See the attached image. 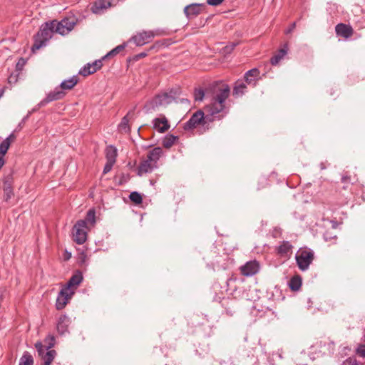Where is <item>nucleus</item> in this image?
<instances>
[{
	"label": "nucleus",
	"mask_w": 365,
	"mask_h": 365,
	"mask_svg": "<svg viewBox=\"0 0 365 365\" xmlns=\"http://www.w3.org/2000/svg\"><path fill=\"white\" fill-rule=\"evenodd\" d=\"M212 98L211 103L207 108L211 115L224 112L225 109V103L229 97L230 89L227 84L222 82H217L212 86Z\"/></svg>",
	"instance_id": "f257e3e1"
},
{
	"label": "nucleus",
	"mask_w": 365,
	"mask_h": 365,
	"mask_svg": "<svg viewBox=\"0 0 365 365\" xmlns=\"http://www.w3.org/2000/svg\"><path fill=\"white\" fill-rule=\"evenodd\" d=\"M54 336H49L45 339L46 346H43L41 342H36L35 344L38 356L43 361V365H50L56 355V351L51 349L54 346Z\"/></svg>",
	"instance_id": "f03ea898"
},
{
	"label": "nucleus",
	"mask_w": 365,
	"mask_h": 365,
	"mask_svg": "<svg viewBox=\"0 0 365 365\" xmlns=\"http://www.w3.org/2000/svg\"><path fill=\"white\" fill-rule=\"evenodd\" d=\"M176 91L171 90L170 93H163L155 96L152 100L147 102L144 106L146 113L157 110L160 106H165L175 100Z\"/></svg>",
	"instance_id": "7ed1b4c3"
},
{
	"label": "nucleus",
	"mask_w": 365,
	"mask_h": 365,
	"mask_svg": "<svg viewBox=\"0 0 365 365\" xmlns=\"http://www.w3.org/2000/svg\"><path fill=\"white\" fill-rule=\"evenodd\" d=\"M54 22H46L43 25L39 31L35 36V41L32 46V51L38 50L44 46L46 42L52 37V34L55 32L53 26Z\"/></svg>",
	"instance_id": "20e7f679"
},
{
	"label": "nucleus",
	"mask_w": 365,
	"mask_h": 365,
	"mask_svg": "<svg viewBox=\"0 0 365 365\" xmlns=\"http://www.w3.org/2000/svg\"><path fill=\"white\" fill-rule=\"evenodd\" d=\"M89 227L86 220H78L73 227V240L78 245H83L87 240Z\"/></svg>",
	"instance_id": "39448f33"
},
{
	"label": "nucleus",
	"mask_w": 365,
	"mask_h": 365,
	"mask_svg": "<svg viewBox=\"0 0 365 365\" xmlns=\"http://www.w3.org/2000/svg\"><path fill=\"white\" fill-rule=\"evenodd\" d=\"M314 253L310 249L299 250L296 256V262L299 269L306 271L314 260Z\"/></svg>",
	"instance_id": "423d86ee"
},
{
	"label": "nucleus",
	"mask_w": 365,
	"mask_h": 365,
	"mask_svg": "<svg viewBox=\"0 0 365 365\" xmlns=\"http://www.w3.org/2000/svg\"><path fill=\"white\" fill-rule=\"evenodd\" d=\"M52 22L55 23L53 24L55 32L61 35H66L74 28L76 24V19L71 16L64 18L60 21L54 20Z\"/></svg>",
	"instance_id": "0eeeda50"
},
{
	"label": "nucleus",
	"mask_w": 365,
	"mask_h": 365,
	"mask_svg": "<svg viewBox=\"0 0 365 365\" xmlns=\"http://www.w3.org/2000/svg\"><path fill=\"white\" fill-rule=\"evenodd\" d=\"M160 34V33L158 31H143L133 36L131 38V41H133L137 46H142L150 42L155 36Z\"/></svg>",
	"instance_id": "6e6552de"
},
{
	"label": "nucleus",
	"mask_w": 365,
	"mask_h": 365,
	"mask_svg": "<svg viewBox=\"0 0 365 365\" xmlns=\"http://www.w3.org/2000/svg\"><path fill=\"white\" fill-rule=\"evenodd\" d=\"M73 294V290L69 289L68 287H63L57 296L56 302V309L58 310L63 309Z\"/></svg>",
	"instance_id": "1a4fd4ad"
},
{
	"label": "nucleus",
	"mask_w": 365,
	"mask_h": 365,
	"mask_svg": "<svg viewBox=\"0 0 365 365\" xmlns=\"http://www.w3.org/2000/svg\"><path fill=\"white\" fill-rule=\"evenodd\" d=\"M204 113L202 110H197L192 115L190 118L184 124L183 128L185 130L195 128L197 125L204 122Z\"/></svg>",
	"instance_id": "9d476101"
},
{
	"label": "nucleus",
	"mask_w": 365,
	"mask_h": 365,
	"mask_svg": "<svg viewBox=\"0 0 365 365\" xmlns=\"http://www.w3.org/2000/svg\"><path fill=\"white\" fill-rule=\"evenodd\" d=\"M135 108L130 110L128 113L122 118L120 123L118 125V130L120 133H128L130 131L129 122L134 120Z\"/></svg>",
	"instance_id": "9b49d317"
},
{
	"label": "nucleus",
	"mask_w": 365,
	"mask_h": 365,
	"mask_svg": "<svg viewBox=\"0 0 365 365\" xmlns=\"http://www.w3.org/2000/svg\"><path fill=\"white\" fill-rule=\"evenodd\" d=\"M16 139V135L14 133H11L6 138H5L0 144V170L4 166L5 160L4 155L7 153L11 143Z\"/></svg>",
	"instance_id": "f8f14e48"
},
{
	"label": "nucleus",
	"mask_w": 365,
	"mask_h": 365,
	"mask_svg": "<svg viewBox=\"0 0 365 365\" xmlns=\"http://www.w3.org/2000/svg\"><path fill=\"white\" fill-rule=\"evenodd\" d=\"M259 269V263L255 261H250L240 267V271L242 275L246 277H251L256 274Z\"/></svg>",
	"instance_id": "ddd939ff"
},
{
	"label": "nucleus",
	"mask_w": 365,
	"mask_h": 365,
	"mask_svg": "<svg viewBox=\"0 0 365 365\" xmlns=\"http://www.w3.org/2000/svg\"><path fill=\"white\" fill-rule=\"evenodd\" d=\"M66 95V93L62 91L60 87L56 88L53 91L49 92L46 97L41 101V106H45L47 103L63 98Z\"/></svg>",
	"instance_id": "4468645a"
},
{
	"label": "nucleus",
	"mask_w": 365,
	"mask_h": 365,
	"mask_svg": "<svg viewBox=\"0 0 365 365\" xmlns=\"http://www.w3.org/2000/svg\"><path fill=\"white\" fill-rule=\"evenodd\" d=\"M335 31L337 36L344 38H350L354 34V29L350 25L345 24H338L335 27Z\"/></svg>",
	"instance_id": "2eb2a0df"
},
{
	"label": "nucleus",
	"mask_w": 365,
	"mask_h": 365,
	"mask_svg": "<svg viewBox=\"0 0 365 365\" xmlns=\"http://www.w3.org/2000/svg\"><path fill=\"white\" fill-rule=\"evenodd\" d=\"M203 6L202 4H189L184 8V14L189 19L196 17L201 13V7Z\"/></svg>",
	"instance_id": "dca6fc26"
},
{
	"label": "nucleus",
	"mask_w": 365,
	"mask_h": 365,
	"mask_svg": "<svg viewBox=\"0 0 365 365\" xmlns=\"http://www.w3.org/2000/svg\"><path fill=\"white\" fill-rule=\"evenodd\" d=\"M111 6V0H97L92 6L91 10L94 14H101Z\"/></svg>",
	"instance_id": "f3484780"
},
{
	"label": "nucleus",
	"mask_w": 365,
	"mask_h": 365,
	"mask_svg": "<svg viewBox=\"0 0 365 365\" xmlns=\"http://www.w3.org/2000/svg\"><path fill=\"white\" fill-rule=\"evenodd\" d=\"M153 123V128L159 133H165L170 128L169 123L164 115L160 118H155Z\"/></svg>",
	"instance_id": "a211bd4d"
},
{
	"label": "nucleus",
	"mask_w": 365,
	"mask_h": 365,
	"mask_svg": "<svg viewBox=\"0 0 365 365\" xmlns=\"http://www.w3.org/2000/svg\"><path fill=\"white\" fill-rule=\"evenodd\" d=\"M71 323L70 319L66 315H61L57 321L56 329L60 334H64L68 332V328Z\"/></svg>",
	"instance_id": "6ab92c4d"
},
{
	"label": "nucleus",
	"mask_w": 365,
	"mask_h": 365,
	"mask_svg": "<svg viewBox=\"0 0 365 365\" xmlns=\"http://www.w3.org/2000/svg\"><path fill=\"white\" fill-rule=\"evenodd\" d=\"M155 168H157V165L153 163V162L148 161V159L146 158V159L143 160L138 166V175L141 176L145 173H151Z\"/></svg>",
	"instance_id": "aec40b11"
},
{
	"label": "nucleus",
	"mask_w": 365,
	"mask_h": 365,
	"mask_svg": "<svg viewBox=\"0 0 365 365\" xmlns=\"http://www.w3.org/2000/svg\"><path fill=\"white\" fill-rule=\"evenodd\" d=\"M288 44L285 43L283 47L281 48L276 54H274L270 59V63L272 66L277 65L279 61L285 56L288 52Z\"/></svg>",
	"instance_id": "412c9836"
},
{
	"label": "nucleus",
	"mask_w": 365,
	"mask_h": 365,
	"mask_svg": "<svg viewBox=\"0 0 365 365\" xmlns=\"http://www.w3.org/2000/svg\"><path fill=\"white\" fill-rule=\"evenodd\" d=\"M293 246L288 241H283L278 247L277 252L281 256L288 257L292 253Z\"/></svg>",
	"instance_id": "4be33fe9"
},
{
	"label": "nucleus",
	"mask_w": 365,
	"mask_h": 365,
	"mask_svg": "<svg viewBox=\"0 0 365 365\" xmlns=\"http://www.w3.org/2000/svg\"><path fill=\"white\" fill-rule=\"evenodd\" d=\"M163 154V150L160 147H156L148 152L147 158L148 161L153 162V163L157 165V163Z\"/></svg>",
	"instance_id": "5701e85b"
},
{
	"label": "nucleus",
	"mask_w": 365,
	"mask_h": 365,
	"mask_svg": "<svg viewBox=\"0 0 365 365\" xmlns=\"http://www.w3.org/2000/svg\"><path fill=\"white\" fill-rule=\"evenodd\" d=\"M259 75V71L257 68H254L247 71L245 74V79L247 83L255 85L256 80Z\"/></svg>",
	"instance_id": "b1692460"
},
{
	"label": "nucleus",
	"mask_w": 365,
	"mask_h": 365,
	"mask_svg": "<svg viewBox=\"0 0 365 365\" xmlns=\"http://www.w3.org/2000/svg\"><path fill=\"white\" fill-rule=\"evenodd\" d=\"M82 280L83 275L81 272H78L71 277L64 287H68L69 289H72L73 287L78 286Z\"/></svg>",
	"instance_id": "393cba45"
},
{
	"label": "nucleus",
	"mask_w": 365,
	"mask_h": 365,
	"mask_svg": "<svg viewBox=\"0 0 365 365\" xmlns=\"http://www.w3.org/2000/svg\"><path fill=\"white\" fill-rule=\"evenodd\" d=\"M78 77L76 76H73L71 77L70 78L62 81L61 83L60 84L59 87L62 91L71 90L78 83Z\"/></svg>",
	"instance_id": "a878e982"
},
{
	"label": "nucleus",
	"mask_w": 365,
	"mask_h": 365,
	"mask_svg": "<svg viewBox=\"0 0 365 365\" xmlns=\"http://www.w3.org/2000/svg\"><path fill=\"white\" fill-rule=\"evenodd\" d=\"M106 161L115 163L117 158V150L114 146L110 145L106 150Z\"/></svg>",
	"instance_id": "bb28decb"
},
{
	"label": "nucleus",
	"mask_w": 365,
	"mask_h": 365,
	"mask_svg": "<svg viewBox=\"0 0 365 365\" xmlns=\"http://www.w3.org/2000/svg\"><path fill=\"white\" fill-rule=\"evenodd\" d=\"M247 86L242 81H237L233 89V96L236 97L242 96Z\"/></svg>",
	"instance_id": "cd10ccee"
},
{
	"label": "nucleus",
	"mask_w": 365,
	"mask_h": 365,
	"mask_svg": "<svg viewBox=\"0 0 365 365\" xmlns=\"http://www.w3.org/2000/svg\"><path fill=\"white\" fill-rule=\"evenodd\" d=\"M289 286L292 291L299 290L302 286V278L299 275L294 276L289 280Z\"/></svg>",
	"instance_id": "c85d7f7f"
},
{
	"label": "nucleus",
	"mask_w": 365,
	"mask_h": 365,
	"mask_svg": "<svg viewBox=\"0 0 365 365\" xmlns=\"http://www.w3.org/2000/svg\"><path fill=\"white\" fill-rule=\"evenodd\" d=\"M178 139V138L175 135H167L163 140V145L165 148H170Z\"/></svg>",
	"instance_id": "c756f323"
},
{
	"label": "nucleus",
	"mask_w": 365,
	"mask_h": 365,
	"mask_svg": "<svg viewBox=\"0 0 365 365\" xmlns=\"http://www.w3.org/2000/svg\"><path fill=\"white\" fill-rule=\"evenodd\" d=\"M34 359L32 356L27 351L24 352L21 357L19 365H33Z\"/></svg>",
	"instance_id": "7c9ffc66"
},
{
	"label": "nucleus",
	"mask_w": 365,
	"mask_h": 365,
	"mask_svg": "<svg viewBox=\"0 0 365 365\" xmlns=\"http://www.w3.org/2000/svg\"><path fill=\"white\" fill-rule=\"evenodd\" d=\"M83 220H86V225L88 224L93 226L96 223V211L94 209H90L86 214V217Z\"/></svg>",
	"instance_id": "2f4dec72"
},
{
	"label": "nucleus",
	"mask_w": 365,
	"mask_h": 365,
	"mask_svg": "<svg viewBox=\"0 0 365 365\" xmlns=\"http://www.w3.org/2000/svg\"><path fill=\"white\" fill-rule=\"evenodd\" d=\"M125 48V44H121V45L116 46L115 48L112 49L110 51H109L106 55H105L103 57V59H106L108 58H110L111 56H114L117 55L120 51H123Z\"/></svg>",
	"instance_id": "473e14b6"
},
{
	"label": "nucleus",
	"mask_w": 365,
	"mask_h": 365,
	"mask_svg": "<svg viewBox=\"0 0 365 365\" xmlns=\"http://www.w3.org/2000/svg\"><path fill=\"white\" fill-rule=\"evenodd\" d=\"M129 197L132 202H133L134 203H135L137 205H139V204L142 203V202H143V198H142L141 195L136 191H133V192H130Z\"/></svg>",
	"instance_id": "72a5a7b5"
},
{
	"label": "nucleus",
	"mask_w": 365,
	"mask_h": 365,
	"mask_svg": "<svg viewBox=\"0 0 365 365\" xmlns=\"http://www.w3.org/2000/svg\"><path fill=\"white\" fill-rule=\"evenodd\" d=\"M94 73L95 69L92 68L91 63H88L87 65L84 66L83 68L79 71V73L83 76H86Z\"/></svg>",
	"instance_id": "f704fd0d"
},
{
	"label": "nucleus",
	"mask_w": 365,
	"mask_h": 365,
	"mask_svg": "<svg viewBox=\"0 0 365 365\" xmlns=\"http://www.w3.org/2000/svg\"><path fill=\"white\" fill-rule=\"evenodd\" d=\"M3 188H6V187H12V183H13V177L11 174H9L4 177L2 180Z\"/></svg>",
	"instance_id": "c9c22d12"
},
{
	"label": "nucleus",
	"mask_w": 365,
	"mask_h": 365,
	"mask_svg": "<svg viewBox=\"0 0 365 365\" xmlns=\"http://www.w3.org/2000/svg\"><path fill=\"white\" fill-rule=\"evenodd\" d=\"M3 190L4 200L7 202L14 195L12 187H6V188H3Z\"/></svg>",
	"instance_id": "e433bc0d"
},
{
	"label": "nucleus",
	"mask_w": 365,
	"mask_h": 365,
	"mask_svg": "<svg viewBox=\"0 0 365 365\" xmlns=\"http://www.w3.org/2000/svg\"><path fill=\"white\" fill-rule=\"evenodd\" d=\"M341 365H359V363L354 357H349L343 361Z\"/></svg>",
	"instance_id": "4c0bfd02"
},
{
	"label": "nucleus",
	"mask_w": 365,
	"mask_h": 365,
	"mask_svg": "<svg viewBox=\"0 0 365 365\" xmlns=\"http://www.w3.org/2000/svg\"><path fill=\"white\" fill-rule=\"evenodd\" d=\"M205 96L204 91L202 89L196 90L195 91V101H202Z\"/></svg>",
	"instance_id": "58836bf2"
},
{
	"label": "nucleus",
	"mask_w": 365,
	"mask_h": 365,
	"mask_svg": "<svg viewBox=\"0 0 365 365\" xmlns=\"http://www.w3.org/2000/svg\"><path fill=\"white\" fill-rule=\"evenodd\" d=\"M102 60H103V59L102 58L100 60H96L93 63L91 64L92 66V68L95 69V72H96L98 69H100L102 67V66H103Z\"/></svg>",
	"instance_id": "ea45409f"
},
{
	"label": "nucleus",
	"mask_w": 365,
	"mask_h": 365,
	"mask_svg": "<svg viewBox=\"0 0 365 365\" xmlns=\"http://www.w3.org/2000/svg\"><path fill=\"white\" fill-rule=\"evenodd\" d=\"M237 45V43H232L230 45H227L223 48V51L225 53H231L235 47Z\"/></svg>",
	"instance_id": "a19ab883"
},
{
	"label": "nucleus",
	"mask_w": 365,
	"mask_h": 365,
	"mask_svg": "<svg viewBox=\"0 0 365 365\" xmlns=\"http://www.w3.org/2000/svg\"><path fill=\"white\" fill-rule=\"evenodd\" d=\"M356 354L360 356L365 357V344L359 345L356 349Z\"/></svg>",
	"instance_id": "79ce46f5"
},
{
	"label": "nucleus",
	"mask_w": 365,
	"mask_h": 365,
	"mask_svg": "<svg viewBox=\"0 0 365 365\" xmlns=\"http://www.w3.org/2000/svg\"><path fill=\"white\" fill-rule=\"evenodd\" d=\"M115 163L109 161H106V163L103 168V174L109 173Z\"/></svg>",
	"instance_id": "37998d69"
},
{
	"label": "nucleus",
	"mask_w": 365,
	"mask_h": 365,
	"mask_svg": "<svg viewBox=\"0 0 365 365\" xmlns=\"http://www.w3.org/2000/svg\"><path fill=\"white\" fill-rule=\"evenodd\" d=\"M225 0H207V4L210 6H219Z\"/></svg>",
	"instance_id": "c03bdc74"
},
{
	"label": "nucleus",
	"mask_w": 365,
	"mask_h": 365,
	"mask_svg": "<svg viewBox=\"0 0 365 365\" xmlns=\"http://www.w3.org/2000/svg\"><path fill=\"white\" fill-rule=\"evenodd\" d=\"M86 255L84 252L81 253L79 256V260L81 264H84L86 262Z\"/></svg>",
	"instance_id": "a18cd8bd"
},
{
	"label": "nucleus",
	"mask_w": 365,
	"mask_h": 365,
	"mask_svg": "<svg viewBox=\"0 0 365 365\" xmlns=\"http://www.w3.org/2000/svg\"><path fill=\"white\" fill-rule=\"evenodd\" d=\"M296 27V23L294 22L291 24L290 27L286 30V34H290Z\"/></svg>",
	"instance_id": "49530a36"
},
{
	"label": "nucleus",
	"mask_w": 365,
	"mask_h": 365,
	"mask_svg": "<svg viewBox=\"0 0 365 365\" xmlns=\"http://www.w3.org/2000/svg\"><path fill=\"white\" fill-rule=\"evenodd\" d=\"M349 181H350V178L348 176H343L341 178V182L343 183H346V182H349Z\"/></svg>",
	"instance_id": "de8ad7c7"
},
{
	"label": "nucleus",
	"mask_w": 365,
	"mask_h": 365,
	"mask_svg": "<svg viewBox=\"0 0 365 365\" xmlns=\"http://www.w3.org/2000/svg\"><path fill=\"white\" fill-rule=\"evenodd\" d=\"M24 63H25V62H24V58H20V59H19V62H18V63H17V64H16V67H17V68H19L20 66H24Z\"/></svg>",
	"instance_id": "09e8293b"
},
{
	"label": "nucleus",
	"mask_w": 365,
	"mask_h": 365,
	"mask_svg": "<svg viewBox=\"0 0 365 365\" xmlns=\"http://www.w3.org/2000/svg\"><path fill=\"white\" fill-rule=\"evenodd\" d=\"M147 56V53H145V52H143V53H138L137 56H136V58H143V57H145Z\"/></svg>",
	"instance_id": "8fccbe9b"
},
{
	"label": "nucleus",
	"mask_w": 365,
	"mask_h": 365,
	"mask_svg": "<svg viewBox=\"0 0 365 365\" xmlns=\"http://www.w3.org/2000/svg\"><path fill=\"white\" fill-rule=\"evenodd\" d=\"M4 93V88H0V98L2 97Z\"/></svg>",
	"instance_id": "3c124183"
},
{
	"label": "nucleus",
	"mask_w": 365,
	"mask_h": 365,
	"mask_svg": "<svg viewBox=\"0 0 365 365\" xmlns=\"http://www.w3.org/2000/svg\"><path fill=\"white\" fill-rule=\"evenodd\" d=\"M71 253H66V259H68L71 257Z\"/></svg>",
	"instance_id": "603ef678"
},
{
	"label": "nucleus",
	"mask_w": 365,
	"mask_h": 365,
	"mask_svg": "<svg viewBox=\"0 0 365 365\" xmlns=\"http://www.w3.org/2000/svg\"><path fill=\"white\" fill-rule=\"evenodd\" d=\"M12 81H14V78H13V77H12V76H10V77L9 78V83H11V82H12Z\"/></svg>",
	"instance_id": "864d4df0"
},
{
	"label": "nucleus",
	"mask_w": 365,
	"mask_h": 365,
	"mask_svg": "<svg viewBox=\"0 0 365 365\" xmlns=\"http://www.w3.org/2000/svg\"><path fill=\"white\" fill-rule=\"evenodd\" d=\"M321 168H322V169H324V168H325V167H324V164H323V163H322V164H321Z\"/></svg>",
	"instance_id": "5fc2aeb1"
}]
</instances>
